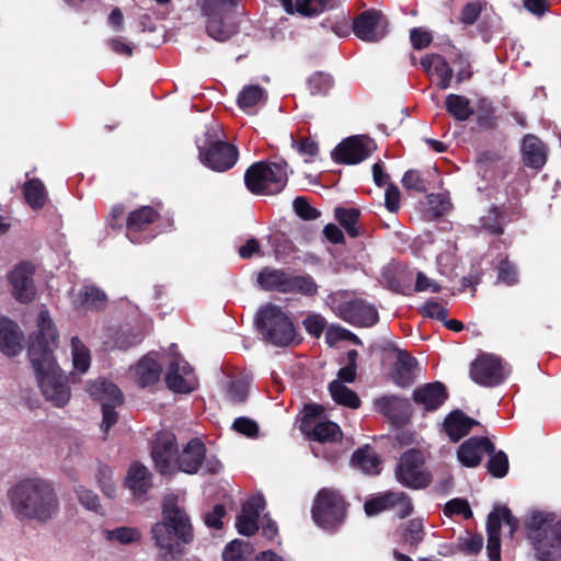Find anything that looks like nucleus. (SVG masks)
Returning a JSON list of instances; mask_svg holds the SVG:
<instances>
[{
  "label": "nucleus",
  "instance_id": "obj_1",
  "mask_svg": "<svg viewBox=\"0 0 561 561\" xmlns=\"http://www.w3.org/2000/svg\"><path fill=\"white\" fill-rule=\"evenodd\" d=\"M38 333L28 347V357L35 370L43 396L57 408L66 405L70 399L68 378L58 367L53 351L57 346V331L46 310L37 320Z\"/></svg>",
  "mask_w": 561,
  "mask_h": 561
},
{
  "label": "nucleus",
  "instance_id": "obj_2",
  "mask_svg": "<svg viewBox=\"0 0 561 561\" xmlns=\"http://www.w3.org/2000/svg\"><path fill=\"white\" fill-rule=\"evenodd\" d=\"M8 497L13 515L20 522L44 524L59 512V499L53 482L41 477L18 481L9 490Z\"/></svg>",
  "mask_w": 561,
  "mask_h": 561
},
{
  "label": "nucleus",
  "instance_id": "obj_3",
  "mask_svg": "<svg viewBox=\"0 0 561 561\" xmlns=\"http://www.w3.org/2000/svg\"><path fill=\"white\" fill-rule=\"evenodd\" d=\"M151 538L160 561H181L185 547L194 539L190 516L178 497L168 495L162 504V519L151 527Z\"/></svg>",
  "mask_w": 561,
  "mask_h": 561
},
{
  "label": "nucleus",
  "instance_id": "obj_4",
  "mask_svg": "<svg viewBox=\"0 0 561 561\" xmlns=\"http://www.w3.org/2000/svg\"><path fill=\"white\" fill-rule=\"evenodd\" d=\"M151 456L156 468L162 474H170L175 469L193 474L203 467L206 447L199 438H193L179 453L175 436L171 433H161L153 442Z\"/></svg>",
  "mask_w": 561,
  "mask_h": 561
},
{
  "label": "nucleus",
  "instance_id": "obj_5",
  "mask_svg": "<svg viewBox=\"0 0 561 561\" xmlns=\"http://www.w3.org/2000/svg\"><path fill=\"white\" fill-rule=\"evenodd\" d=\"M527 537L540 561H561V520L553 515L534 513L527 522Z\"/></svg>",
  "mask_w": 561,
  "mask_h": 561
},
{
  "label": "nucleus",
  "instance_id": "obj_6",
  "mask_svg": "<svg viewBox=\"0 0 561 561\" xmlns=\"http://www.w3.org/2000/svg\"><path fill=\"white\" fill-rule=\"evenodd\" d=\"M289 174L288 164L284 160L275 162H256L244 174V182L249 191L260 195L277 194L287 184Z\"/></svg>",
  "mask_w": 561,
  "mask_h": 561
},
{
  "label": "nucleus",
  "instance_id": "obj_7",
  "mask_svg": "<svg viewBox=\"0 0 561 561\" xmlns=\"http://www.w3.org/2000/svg\"><path fill=\"white\" fill-rule=\"evenodd\" d=\"M256 325L264 340L275 346H289L296 341L294 323L276 305L267 304L259 309Z\"/></svg>",
  "mask_w": 561,
  "mask_h": 561
},
{
  "label": "nucleus",
  "instance_id": "obj_8",
  "mask_svg": "<svg viewBox=\"0 0 561 561\" xmlns=\"http://www.w3.org/2000/svg\"><path fill=\"white\" fill-rule=\"evenodd\" d=\"M237 0H203L202 12L206 18L207 34L225 42L238 32L234 7Z\"/></svg>",
  "mask_w": 561,
  "mask_h": 561
},
{
  "label": "nucleus",
  "instance_id": "obj_9",
  "mask_svg": "<svg viewBox=\"0 0 561 561\" xmlns=\"http://www.w3.org/2000/svg\"><path fill=\"white\" fill-rule=\"evenodd\" d=\"M328 305L339 318L353 325L373 327L378 321V312L373 305L344 291L330 295Z\"/></svg>",
  "mask_w": 561,
  "mask_h": 561
},
{
  "label": "nucleus",
  "instance_id": "obj_10",
  "mask_svg": "<svg viewBox=\"0 0 561 561\" xmlns=\"http://www.w3.org/2000/svg\"><path fill=\"white\" fill-rule=\"evenodd\" d=\"M216 129H208L203 142L197 140L201 162L217 172L231 169L238 160V149L221 139H215Z\"/></svg>",
  "mask_w": 561,
  "mask_h": 561
},
{
  "label": "nucleus",
  "instance_id": "obj_11",
  "mask_svg": "<svg viewBox=\"0 0 561 561\" xmlns=\"http://www.w3.org/2000/svg\"><path fill=\"white\" fill-rule=\"evenodd\" d=\"M346 516V502L333 489H322L318 492L312 506V518L317 525L327 530L337 528Z\"/></svg>",
  "mask_w": 561,
  "mask_h": 561
},
{
  "label": "nucleus",
  "instance_id": "obj_12",
  "mask_svg": "<svg viewBox=\"0 0 561 561\" xmlns=\"http://www.w3.org/2000/svg\"><path fill=\"white\" fill-rule=\"evenodd\" d=\"M425 457L419 449H409L399 459L396 467L398 481L412 489H421L428 485L431 477L424 468Z\"/></svg>",
  "mask_w": 561,
  "mask_h": 561
},
{
  "label": "nucleus",
  "instance_id": "obj_13",
  "mask_svg": "<svg viewBox=\"0 0 561 561\" xmlns=\"http://www.w3.org/2000/svg\"><path fill=\"white\" fill-rule=\"evenodd\" d=\"M324 409L318 404H308L305 407V415L301 421V431L312 440L319 443H333L342 437L340 426L331 421H320Z\"/></svg>",
  "mask_w": 561,
  "mask_h": 561
},
{
  "label": "nucleus",
  "instance_id": "obj_14",
  "mask_svg": "<svg viewBox=\"0 0 561 561\" xmlns=\"http://www.w3.org/2000/svg\"><path fill=\"white\" fill-rule=\"evenodd\" d=\"M511 369L504 365L500 357L492 354H482L470 366L471 379L483 387H496L510 375Z\"/></svg>",
  "mask_w": 561,
  "mask_h": 561
},
{
  "label": "nucleus",
  "instance_id": "obj_15",
  "mask_svg": "<svg viewBox=\"0 0 561 561\" xmlns=\"http://www.w3.org/2000/svg\"><path fill=\"white\" fill-rule=\"evenodd\" d=\"M505 523L510 528V535L513 536L518 527V522L505 506L496 507L488 517L486 531L488 545L486 552L490 561L501 560V525Z\"/></svg>",
  "mask_w": 561,
  "mask_h": 561
},
{
  "label": "nucleus",
  "instance_id": "obj_16",
  "mask_svg": "<svg viewBox=\"0 0 561 561\" xmlns=\"http://www.w3.org/2000/svg\"><path fill=\"white\" fill-rule=\"evenodd\" d=\"M354 34L365 42H378L387 34V20L377 10L359 13L353 22Z\"/></svg>",
  "mask_w": 561,
  "mask_h": 561
},
{
  "label": "nucleus",
  "instance_id": "obj_17",
  "mask_svg": "<svg viewBox=\"0 0 561 561\" xmlns=\"http://www.w3.org/2000/svg\"><path fill=\"white\" fill-rule=\"evenodd\" d=\"M364 508L368 516L386 510H393L399 518H405L412 513L413 505L411 499L404 492H386L367 501Z\"/></svg>",
  "mask_w": 561,
  "mask_h": 561
},
{
  "label": "nucleus",
  "instance_id": "obj_18",
  "mask_svg": "<svg viewBox=\"0 0 561 561\" xmlns=\"http://www.w3.org/2000/svg\"><path fill=\"white\" fill-rule=\"evenodd\" d=\"M165 382L169 389L179 393H190L198 386L192 367L178 355L169 364Z\"/></svg>",
  "mask_w": 561,
  "mask_h": 561
},
{
  "label": "nucleus",
  "instance_id": "obj_19",
  "mask_svg": "<svg viewBox=\"0 0 561 561\" xmlns=\"http://www.w3.org/2000/svg\"><path fill=\"white\" fill-rule=\"evenodd\" d=\"M374 141L367 137L353 136L343 140L333 151L335 161L356 164L365 160L374 150Z\"/></svg>",
  "mask_w": 561,
  "mask_h": 561
},
{
  "label": "nucleus",
  "instance_id": "obj_20",
  "mask_svg": "<svg viewBox=\"0 0 561 561\" xmlns=\"http://www.w3.org/2000/svg\"><path fill=\"white\" fill-rule=\"evenodd\" d=\"M158 213L150 206H144L130 211L127 217V238L133 243H141L151 240L154 234L141 236L147 226L154 222Z\"/></svg>",
  "mask_w": 561,
  "mask_h": 561
},
{
  "label": "nucleus",
  "instance_id": "obj_21",
  "mask_svg": "<svg viewBox=\"0 0 561 561\" xmlns=\"http://www.w3.org/2000/svg\"><path fill=\"white\" fill-rule=\"evenodd\" d=\"M33 274V266L27 263L15 266L10 273L9 279L13 288V296L21 302L31 301L35 295Z\"/></svg>",
  "mask_w": 561,
  "mask_h": 561
},
{
  "label": "nucleus",
  "instance_id": "obj_22",
  "mask_svg": "<svg viewBox=\"0 0 561 561\" xmlns=\"http://www.w3.org/2000/svg\"><path fill=\"white\" fill-rule=\"evenodd\" d=\"M265 508L263 495L257 494L249 499L242 506L241 514L237 518V529L243 536H252L259 529L257 519Z\"/></svg>",
  "mask_w": 561,
  "mask_h": 561
},
{
  "label": "nucleus",
  "instance_id": "obj_23",
  "mask_svg": "<svg viewBox=\"0 0 561 561\" xmlns=\"http://www.w3.org/2000/svg\"><path fill=\"white\" fill-rule=\"evenodd\" d=\"M494 446L486 437H471L463 442L457 451L458 460L466 467H477L485 454H491Z\"/></svg>",
  "mask_w": 561,
  "mask_h": 561
},
{
  "label": "nucleus",
  "instance_id": "obj_24",
  "mask_svg": "<svg viewBox=\"0 0 561 561\" xmlns=\"http://www.w3.org/2000/svg\"><path fill=\"white\" fill-rule=\"evenodd\" d=\"M70 300L78 311L100 310L106 305V295L95 286L83 285L79 289H72Z\"/></svg>",
  "mask_w": 561,
  "mask_h": 561
},
{
  "label": "nucleus",
  "instance_id": "obj_25",
  "mask_svg": "<svg viewBox=\"0 0 561 561\" xmlns=\"http://www.w3.org/2000/svg\"><path fill=\"white\" fill-rule=\"evenodd\" d=\"M447 398V389L439 381L426 383L416 388L413 392L414 402L427 412L437 410Z\"/></svg>",
  "mask_w": 561,
  "mask_h": 561
},
{
  "label": "nucleus",
  "instance_id": "obj_26",
  "mask_svg": "<svg viewBox=\"0 0 561 561\" xmlns=\"http://www.w3.org/2000/svg\"><path fill=\"white\" fill-rule=\"evenodd\" d=\"M288 14L316 16L339 5V0H278Z\"/></svg>",
  "mask_w": 561,
  "mask_h": 561
},
{
  "label": "nucleus",
  "instance_id": "obj_27",
  "mask_svg": "<svg viewBox=\"0 0 561 561\" xmlns=\"http://www.w3.org/2000/svg\"><path fill=\"white\" fill-rule=\"evenodd\" d=\"M23 333L19 327L11 320L0 319V351L14 356L22 351Z\"/></svg>",
  "mask_w": 561,
  "mask_h": 561
},
{
  "label": "nucleus",
  "instance_id": "obj_28",
  "mask_svg": "<svg viewBox=\"0 0 561 561\" xmlns=\"http://www.w3.org/2000/svg\"><path fill=\"white\" fill-rule=\"evenodd\" d=\"M478 422L467 416L462 411L456 410L450 412L444 421V431L454 443L465 437L472 426Z\"/></svg>",
  "mask_w": 561,
  "mask_h": 561
},
{
  "label": "nucleus",
  "instance_id": "obj_29",
  "mask_svg": "<svg viewBox=\"0 0 561 561\" xmlns=\"http://www.w3.org/2000/svg\"><path fill=\"white\" fill-rule=\"evenodd\" d=\"M421 66L428 75L435 73L438 77L437 85L442 90L450 87L454 72L443 56L438 54L426 55L421 59Z\"/></svg>",
  "mask_w": 561,
  "mask_h": 561
},
{
  "label": "nucleus",
  "instance_id": "obj_30",
  "mask_svg": "<svg viewBox=\"0 0 561 561\" xmlns=\"http://www.w3.org/2000/svg\"><path fill=\"white\" fill-rule=\"evenodd\" d=\"M523 160L527 167L541 169L546 161V148L543 144L534 135H526L522 146Z\"/></svg>",
  "mask_w": 561,
  "mask_h": 561
},
{
  "label": "nucleus",
  "instance_id": "obj_31",
  "mask_svg": "<svg viewBox=\"0 0 561 561\" xmlns=\"http://www.w3.org/2000/svg\"><path fill=\"white\" fill-rule=\"evenodd\" d=\"M416 360L404 351H400L393 366L392 378L400 387H408L415 379Z\"/></svg>",
  "mask_w": 561,
  "mask_h": 561
},
{
  "label": "nucleus",
  "instance_id": "obj_32",
  "mask_svg": "<svg viewBox=\"0 0 561 561\" xmlns=\"http://www.w3.org/2000/svg\"><path fill=\"white\" fill-rule=\"evenodd\" d=\"M88 391L94 400L101 403V405H103V403H123V393L113 382L103 379L95 380L89 385Z\"/></svg>",
  "mask_w": 561,
  "mask_h": 561
},
{
  "label": "nucleus",
  "instance_id": "obj_33",
  "mask_svg": "<svg viewBox=\"0 0 561 561\" xmlns=\"http://www.w3.org/2000/svg\"><path fill=\"white\" fill-rule=\"evenodd\" d=\"M126 484L135 495H142L151 486V478L148 469L139 463H134L128 470Z\"/></svg>",
  "mask_w": 561,
  "mask_h": 561
},
{
  "label": "nucleus",
  "instance_id": "obj_34",
  "mask_svg": "<svg viewBox=\"0 0 561 561\" xmlns=\"http://www.w3.org/2000/svg\"><path fill=\"white\" fill-rule=\"evenodd\" d=\"M161 367L150 356L142 357L134 367V374L137 376L140 386L153 385L159 380Z\"/></svg>",
  "mask_w": 561,
  "mask_h": 561
},
{
  "label": "nucleus",
  "instance_id": "obj_35",
  "mask_svg": "<svg viewBox=\"0 0 561 561\" xmlns=\"http://www.w3.org/2000/svg\"><path fill=\"white\" fill-rule=\"evenodd\" d=\"M352 463L365 473L377 474L380 471V460L375 450L365 446L352 456Z\"/></svg>",
  "mask_w": 561,
  "mask_h": 561
},
{
  "label": "nucleus",
  "instance_id": "obj_36",
  "mask_svg": "<svg viewBox=\"0 0 561 561\" xmlns=\"http://www.w3.org/2000/svg\"><path fill=\"white\" fill-rule=\"evenodd\" d=\"M265 91L260 85L244 87L238 96L239 106L248 114H254L256 106L265 102Z\"/></svg>",
  "mask_w": 561,
  "mask_h": 561
},
{
  "label": "nucleus",
  "instance_id": "obj_37",
  "mask_svg": "<svg viewBox=\"0 0 561 561\" xmlns=\"http://www.w3.org/2000/svg\"><path fill=\"white\" fill-rule=\"evenodd\" d=\"M445 106L448 114L460 122L469 119L473 114L470 100L463 95L448 94L445 100Z\"/></svg>",
  "mask_w": 561,
  "mask_h": 561
},
{
  "label": "nucleus",
  "instance_id": "obj_38",
  "mask_svg": "<svg viewBox=\"0 0 561 561\" xmlns=\"http://www.w3.org/2000/svg\"><path fill=\"white\" fill-rule=\"evenodd\" d=\"M377 412L386 417L397 421L405 409V401L397 396H383L374 401Z\"/></svg>",
  "mask_w": 561,
  "mask_h": 561
},
{
  "label": "nucleus",
  "instance_id": "obj_39",
  "mask_svg": "<svg viewBox=\"0 0 561 561\" xmlns=\"http://www.w3.org/2000/svg\"><path fill=\"white\" fill-rule=\"evenodd\" d=\"M23 194L26 203L33 209L44 207L47 199V191L44 183L38 179H31L23 186Z\"/></svg>",
  "mask_w": 561,
  "mask_h": 561
},
{
  "label": "nucleus",
  "instance_id": "obj_40",
  "mask_svg": "<svg viewBox=\"0 0 561 561\" xmlns=\"http://www.w3.org/2000/svg\"><path fill=\"white\" fill-rule=\"evenodd\" d=\"M329 391L332 399L339 404L351 409H357L360 405V400L357 394L340 380H333L329 385Z\"/></svg>",
  "mask_w": 561,
  "mask_h": 561
},
{
  "label": "nucleus",
  "instance_id": "obj_41",
  "mask_svg": "<svg viewBox=\"0 0 561 561\" xmlns=\"http://www.w3.org/2000/svg\"><path fill=\"white\" fill-rule=\"evenodd\" d=\"M70 348L73 368L81 374L87 373L91 364L89 348L78 336L71 337Z\"/></svg>",
  "mask_w": 561,
  "mask_h": 561
},
{
  "label": "nucleus",
  "instance_id": "obj_42",
  "mask_svg": "<svg viewBox=\"0 0 561 561\" xmlns=\"http://www.w3.org/2000/svg\"><path fill=\"white\" fill-rule=\"evenodd\" d=\"M104 536L112 543L131 545L140 541L141 531L137 527L122 526L105 530Z\"/></svg>",
  "mask_w": 561,
  "mask_h": 561
},
{
  "label": "nucleus",
  "instance_id": "obj_43",
  "mask_svg": "<svg viewBox=\"0 0 561 561\" xmlns=\"http://www.w3.org/2000/svg\"><path fill=\"white\" fill-rule=\"evenodd\" d=\"M335 218L352 238L359 236L357 222L359 219V210L355 208H335Z\"/></svg>",
  "mask_w": 561,
  "mask_h": 561
},
{
  "label": "nucleus",
  "instance_id": "obj_44",
  "mask_svg": "<svg viewBox=\"0 0 561 561\" xmlns=\"http://www.w3.org/2000/svg\"><path fill=\"white\" fill-rule=\"evenodd\" d=\"M288 277L285 273L276 270H263L257 276V283L264 289H277L284 291Z\"/></svg>",
  "mask_w": 561,
  "mask_h": 561
},
{
  "label": "nucleus",
  "instance_id": "obj_45",
  "mask_svg": "<svg viewBox=\"0 0 561 561\" xmlns=\"http://www.w3.org/2000/svg\"><path fill=\"white\" fill-rule=\"evenodd\" d=\"M318 286L311 276H289L284 291H294L307 296L317 294Z\"/></svg>",
  "mask_w": 561,
  "mask_h": 561
},
{
  "label": "nucleus",
  "instance_id": "obj_46",
  "mask_svg": "<svg viewBox=\"0 0 561 561\" xmlns=\"http://www.w3.org/2000/svg\"><path fill=\"white\" fill-rule=\"evenodd\" d=\"M251 552L248 541L234 539L226 546L222 559L224 561H244Z\"/></svg>",
  "mask_w": 561,
  "mask_h": 561
},
{
  "label": "nucleus",
  "instance_id": "obj_47",
  "mask_svg": "<svg viewBox=\"0 0 561 561\" xmlns=\"http://www.w3.org/2000/svg\"><path fill=\"white\" fill-rule=\"evenodd\" d=\"M483 547V537L479 534H469L460 536L457 540L459 551L468 556H474L481 551Z\"/></svg>",
  "mask_w": 561,
  "mask_h": 561
},
{
  "label": "nucleus",
  "instance_id": "obj_48",
  "mask_svg": "<svg viewBox=\"0 0 561 561\" xmlns=\"http://www.w3.org/2000/svg\"><path fill=\"white\" fill-rule=\"evenodd\" d=\"M332 84L331 77L322 72L314 73L308 79V89L312 95H325Z\"/></svg>",
  "mask_w": 561,
  "mask_h": 561
},
{
  "label": "nucleus",
  "instance_id": "obj_49",
  "mask_svg": "<svg viewBox=\"0 0 561 561\" xmlns=\"http://www.w3.org/2000/svg\"><path fill=\"white\" fill-rule=\"evenodd\" d=\"M492 453L488 461L489 472L495 478H503L508 470V458L502 450L497 453L493 450Z\"/></svg>",
  "mask_w": 561,
  "mask_h": 561
},
{
  "label": "nucleus",
  "instance_id": "obj_50",
  "mask_svg": "<svg viewBox=\"0 0 561 561\" xmlns=\"http://www.w3.org/2000/svg\"><path fill=\"white\" fill-rule=\"evenodd\" d=\"M96 481L104 495H106L107 497L115 496L116 488L112 481V470L110 469V467L104 465H101L99 467L96 473Z\"/></svg>",
  "mask_w": 561,
  "mask_h": 561
},
{
  "label": "nucleus",
  "instance_id": "obj_51",
  "mask_svg": "<svg viewBox=\"0 0 561 561\" xmlns=\"http://www.w3.org/2000/svg\"><path fill=\"white\" fill-rule=\"evenodd\" d=\"M75 491H76L78 501L80 502V504L82 506H84L87 510L92 511V512L100 511L101 504H100L98 495L93 491H91L82 485L77 486L75 489Z\"/></svg>",
  "mask_w": 561,
  "mask_h": 561
},
{
  "label": "nucleus",
  "instance_id": "obj_52",
  "mask_svg": "<svg viewBox=\"0 0 561 561\" xmlns=\"http://www.w3.org/2000/svg\"><path fill=\"white\" fill-rule=\"evenodd\" d=\"M481 226L492 234H501L503 232L502 220L496 207L490 208L488 214L481 218Z\"/></svg>",
  "mask_w": 561,
  "mask_h": 561
},
{
  "label": "nucleus",
  "instance_id": "obj_53",
  "mask_svg": "<svg viewBox=\"0 0 561 561\" xmlns=\"http://www.w3.org/2000/svg\"><path fill=\"white\" fill-rule=\"evenodd\" d=\"M444 513L447 516L462 515L466 519H468L472 516V511L469 506V503L462 499L450 500L445 505Z\"/></svg>",
  "mask_w": 561,
  "mask_h": 561
},
{
  "label": "nucleus",
  "instance_id": "obj_54",
  "mask_svg": "<svg viewBox=\"0 0 561 561\" xmlns=\"http://www.w3.org/2000/svg\"><path fill=\"white\" fill-rule=\"evenodd\" d=\"M293 206L296 214L305 220H313L320 216V213L316 208L311 207L308 201L302 196L296 197Z\"/></svg>",
  "mask_w": 561,
  "mask_h": 561
},
{
  "label": "nucleus",
  "instance_id": "obj_55",
  "mask_svg": "<svg viewBox=\"0 0 561 561\" xmlns=\"http://www.w3.org/2000/svg\"><path fill=\"white\" fill-rule=\"evenodd\" d=\"M325 324V319L320 314H309L304 320V325L307 332L316 337H319L322 334Z\"/></svg>",
  "mask_w": 561,
  "mask_h": 561
},
{
  "label": "nucleus",
  "instance_id": "obj_56",
  "mask_svg": "<svg viewBox=\"0 0 561 561\" xmlns=\"http://www.w3.org/2000/svg\"><path fill=\"white\" fill-rule=\"evenodd\" d=\"M499 280L512 286L517 283V271L508 261H502L499 266Z\"/></svg>",
  "mask_w": 561,
  "mask_h": 561
},
{
  "label": "nucleus",
  "instance_id": "obj_57",
  "mask_svg": "<svg viewBox=\"0 0 561 561\" xmlns=\"http://www.w3.org/2000/svg\"><path fill=\"white\" fill-rule=\"evenodd\" d=\"M227 394L233 402H242L248 396L247 383L242 380H233L229 383Z\"/></svg>",
  "mask_w": 561,
  "mask_h": 561
},
{
  "label": "nucleus",
  "instance_id": "obj_58",
  "mask_svg": "<svg viewBox=\"0 0 561 561\" xmlns=\"http://www.w3.org/2000/svg\"><path fill=\"white\" fill-rule=\"evenodd\" d=\"M402 184L404 187L415 190L417 192H424L426 190L423 179L415 170H409L404 173Z\"/></svg>",
  "mask_w": 561,
  "mask_h": 561
},
{
  "label": "nucleus",
  "instance_id": "obj_59",
  "mask_svg": "<svg viewBox=\"0 0 561 561\" xmlns=\"http://www.w3.org/2000/svg\"><path fill=\"white\" fill-rule=\"evenodd\" d=\"M423 539V523L421 519L409 522L405 533V540L411 545H417Z\"/></svg>",
  "mask_w": 561,
  "mask_h": 561
},
{
  "label": "nucleus",
  "instance_id": "obj_60",
  "mask_svg": "<svg viewBox=\"0 0 561 561\" xmlns=\"http://www.w3.org/2000/svg\"><path fill=\"white\" fill-rule=\"evenodd\" d=\"M232 427L236 432L241 433L249 437L255 436L259 431L257 424L248 417L237 419L233 422Z\"/></svg>",
  "mask_w": 561,
  "mask_h": 561
},
{
  "label": "nucleus",
  "instance_id": "obj_61",
  "mask_svg": "<svg viewBox=\"0 0 561 561\" xmlns=\"http://www.w3.org/2000/svg\"><path fill=\"white\" fill-rule=\"evenodd\" d=\"M423 314L428 318H435L438 320H446L448 311L440 304L434 300H428L422 307Z\"/></svg>",
  "mask_w": 561,
  "mask_h": 561
},
{
  "label": "nucleus",
  "instance_id": "obj_62",
  "mask_svg": "<svg viewBox=\"0 0 561 561\" xmlns=\"http://www.w3.org/2000/svg\"><path fill=\"white\" fill-rule=\"evenodd\" d=\"M410 38L415 49H423L432 42V35L425 30L415 27L410 33Z\"/></svg>",
  "mask_w": 561,
  "mask_h": 561
},
{
  "label": "nucleus",
  "instance_id": "obj_63",
  "mask_svg": "<svg viewBox=\"0 0 561 561\" xmlns=\"http://www.w3.org/2000/svg\"><path fill=\"white\" fill-rule=\"evenodd\" d=\"M385 205L391 213H397L400 208V191L393 184H389L386 190Z\"/></svg>",
  "mask_w": 561,
  "mask_h": 561
},
{
  "label": "nucleus",
  "instance_id": "obj_64",
  "mask_svg": "<svg viewBox=\"0 0 561 561\" xmlns=\"http://www.w3.org/2000/svg\"><path fill=\"white\" fill-rule=\"evenodd\" d=\"M226 514V508L222 504L214 506L213 511L205 515V524L215 529H220L222 526V517Z\"/></svg>",
  "mask_w": 561,
  "mask_h": 561
}]
</instances>
